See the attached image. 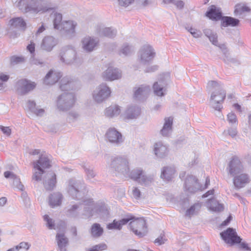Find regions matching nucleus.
<instances>
[{"label":"nucleus","mask_w":251,"mask_h":251,"mask_svg":"<svg viewBox=\"0 0 251 251\" xmlns=\"http://www.w3.org/2000/svg\"><path fill=\"white\" fill-rule=\"evenodd\" d=\"M18 7L24 13L34 14L44 13L52 9L48 0H20Z\"/></svg>","instance_id":"f257e3e1"},{"label":"nucleus","mask_w":251,"mask_h":251,"mask_svg":"<svg viewBox=\"0 0 251 251\" xmlns=\"http://www.w3.org/2000/svg\"><path fill=\"white\" fill-rule=\"evenodd\" d=\"M207 87L211 90L214 89L210 98V106L215 110L220 111L223 108L222 103L226 97V91L222 85L216 81H209Z\"/></svg>","instance_id":"f03ea898"},{"label":"nucleus","mask_w":251,"mask_h":251,"mask_svg":"<svg viewBox=\"0 0 251 251\" xmlns=\"http://www.w3.org/2000/svg\"><path fill=\"white\" fill-rule=\"evenodd\" d=\"M109 167L124 175H128L130 171L129 160L124 155L112 157Z\"/></svg>","instance_id":"7ed1b4c3"},{"label":"nucleus","mask_w":251,"mask_h":251,"mask_svg":"<svg viewBox=\"0 0 251 251\" xmlns=\"http://www.w3.org/2000/svg\"><path fill=\"white\" fill-rule=\"evenodd\" d=\"M51 166L49 156L46 154H42L38 160L33 162V167L37 171L34 173L32 178L38 181L41 180V175L45 172L44 169L49 168Z\"/></svg>","instance_id":"20e7f679"},{"label":"nucleus","mask_w":251,"mask_h":251,"mask_svg":"<svg viewBox=\"0 0 251 251\" xmlns=\"http://www.w3.org/2000/svg\"><path fill=\"white\" fill-rule=\"evenodd\" d=\"M59 56L60 61L67 65H77L80 63L76 51L72 46L64 47L61 50Z\"/></svg>","instance_id":"39448f33"},{"label":"nucleus","mask_w":251,"mask_h":251,"mask_svg":"<svg viewBox=\"0 0 251 251\" xmlns=\"http://www.w3.org/2000/svg\"><path fill=\"white\" fill-rule=\"evenodd\" d=\"M67 191L73 198L77 199L86 191L83 181L73 179L69 180Z\"/></svg>","instance_id":"423d86ee"},{"label":"nucleus","mask_w":251,"mask_h":251,"mask_svg":"<svg viewBox=\"0 0 251 251\" xmlns=\"http://www.w3.org/2000/svg\"><path fill=\"white\" fill-rule=\"evenodd\" d=\"M75 101V97L73 93H64L58 97L56 106L59 111H65L71 108Z\"/></svg>","instance_id":"0eeeda50"},{"label":"nucleus","mask_w":251,"mask_h":251,"mask_svg":"<svg viewBox=\"0 0 251 251\" xmlns=\"http://www.w3.org/2000/svg\"><path fill=\"white\" fill-rule=\"evenodd\" d=\"M110 88L105 83H102L94 90L93 99L97 103H101L107 100L110 96Z\"/></svg>","instance_id":"6e6552de"},{"label":"nucleus","mask_w":251,"mask_h":251,"mask_svg":"<svg viewBox=\"0 0 251 251\" xmlns=\"http://www.w3.org/2000/svg\"><path fill=\"white\" fill-rule=\"evenodd\" d=\"M155 52L150 45H146L142 47L138 53V59L142 64L150 63L154 58Z\"/></svg>","instance_id":"1a4fd4ad"},{"label":"nucleus","mask_w":251,"mask_h":251,"mask_svg":"<svg viewBox=\"0 0 251 251\" xmlns=\"http://www.w3.org/2000/svg\"><path fill=\"white\" fill-rule=\"evenodd\" d=\"M130 229L137 236L142 237L147 232L145 220L143 218L134 219L129 223Z\"/></svg>","instance_id":"9d476101"},{"label":"nucleus","mask_w":251,"mask_h":251,"mask_svg":"<svg viewBox=\"0 0 251 251\" xmlns=\"http://www.w3.org/2000/svg\"><path fill=\"white\" fill-rule=\"evenodd\" d=\"M35 86L36 84L34 82L26 79H21L16 82L15 88L19 95H24L32 90Z\"/></svg>","instance_id":"9b49d317"},{"label":"nucleus","mask_w":251,"mask_h":251,"mask_svg":"<svg viewBox=\"0 0 251 251\" xmlns=\"http://www.w3.org/2000/svg\"><path fill=\"white\" fill-rule=\"evenodd\" d=\"M220 235L227 244L232 245L241 242V238L237 235L235 230L232 228H227L226 231L221 232Z\"/></svg>","instance_id":"f8f14e48"},{"label":"nucleus","mask_w":251,"mask_h":251,"mask_svg":"<svg viewBox=\"0 0 251 251\" xmlns=\"http://www.w3.org/2000/svg\"><path fill=\"white\" fill-rule=\"evenodd\" d=\"M106 137L110 143L116 145L121 144L124 140L122 134L114 127L109 128L107 130Z\"/></svg>","instance_id":"ddd939ff"},{"label":"nucleus","mask_w":251,"mask_h":251,"mask_svg":"<svg viewBox=\"0 0 251 251\" xmlns=\"http://www.w3.org/2000/svg\"><path fill=\"white\" fill-rule=\"evenodd\" d=\"M185 190L190 193H194L199 190L201 191L202 186L200 185L195 176H189L185 180Z\"/></svg>","instance_id":"4468645a"},{"label":"nucleus","mask_w":251,"mask_h":251,"mask_svg":"<svg viewBox=\"0 0 251 251\" xmlns=\"http://www.w3.org/2000/svg\"><path fill=\"white\" fill-rule=\"evenodd\" d=\"M251 181L250 176L246 173H242L235 176L233 183L235 188L240 189L246 187Z\"/></svg>","instance_id":"2eb2a0df"},{"label":"nucleus","mask_w":251,"mask_h":251,"mask_svg":"<svg viewBox=\"0 0 251 251\" xmlns=\"http://www.w3.org/2000/svg\"><path fill=\"white\" fill-rule=\"evenodd\" d=\"M103 79L106 81H113L122 77V72L117 68L110 67L102 74Z\"/></svg>","instance_id":"dca6fc26"},{"label":"nucleus","mask_w":251,"mask_h":251,"mask_svg":"<svg viewBox=\"0 0 251 251\" xmlns=\"http://www.w3.org/2000/svg\"><path fill=\"white\" fill-rule=\"evenodd\" d=\"M58 41L54 37L47 36L45 37L41 43V49L47 52L51 51L57 44Z\"/></svg>","instance_id":"f3484780"},{"label":"nucleus","mask_w":251,"mask_h":251,"mask_svg":"<svg viewBox=\"0 0 251 251\" xmlns=\"http://www.w3.org/2000/svg\"><path fill=\"white\" fill-rule=\"evenodd\" d=\"M227 169L228 173L231 176H234L243 171V166L238 158L233 157L230 161Z\"/></svg>","instance_id":"a211bd4d"},{"label":"nucleus","mask_w":251,"mask_h":251,"mask_svg":"<svg viewBox=\"0 0 251 251\" xmlns=\"http://www.w3.org/2000/svg\"><path fill=\"white\" fill-rule=\"evenodd\" d=\"M76 23L72 21H65L61 23L59 30L64 32L68 37H72L75 32Z\"/></svg>","instance_id":"6ab92c4d"},{"label":"nucleus","mask_w":251,"mask_h":251,"mask_svg":"<svg viewBox=\"0 0 251 251\" xmlns=\"http://www.w3.org/2000/svg\"><path fill=\"white\" fill-rule=\"evenodd\" d=\"M168 148L162 142H158L154 145V152L155 155L160 158L166 156L168 153Z\"/></svg>","instance_id":"aec40b11"},{"label":"nucleus","mask_w":251,"mask_h":251,"mask_svg":"<svg viewBox=\"0 0 251 251\" xmlns=\"http://www.w3.org/2000/svg\"><path fill=\"white\" fill-rule=\"evenodd\" d=\"M44 185L47 190H52L56 183V176L55 174L51 172L47 174L43 178Z\"/></svg>","instance_id":"412c9836"},{"label":"nucleus","mask_w":251,"mask_h":251,"mask_svg":"<svg viewBox=\"0 0 251 251\" xmlns=\"http://www.w3.org/2000/svg\"><path fill=\"white\" fill-rule=\"evenodd\" d=\"M82 48L86 51H92L97 46L98 41L89 36L82 39L81 41Z\"/></svg>","instance_id":"4be33fe9"},{"label":"nucleus","mask_w":251,"mask_h":251,"mask_svg":"<svg viewBox=\"0 0 251 251\" xmlns=\"http://www.w3.org/2000/svg\"><path fill=\"white\" fill-rule=\"evenodd\" d=\"M96 32L100 36H105L109 38L114 37L117 33V31L115 29L111 27H104L102 25L97 26Z\"/></svg>","instance_id":"5701e85b"},{"label":"nucleus","mask_w":251,"mask_h":251,"mask_svg":"<svg viewBox=\"0 0 251 251\" xmlns=\"http://www.w3.org/2000/svg\"><path fill=\"white\" fill-rule=\"evenodd\" d=\"M61 75L60 72L50 70L46 75L44 82L47 85H52L55 83L61 77Z\"/></svg>","instance_id":"b1692460"},{"label":"nucleus","mask_w":251,"mask_h":251,"mask_svg":"<svg viewBox=\"0 0 251 251\" xmlns=\"http://www.w3.org/2000/svg\"><path fill=\"white\" fill-rule=\"evenodd\" d=\"M82 204L84 205V210L87 213L85 214L88 216H93L94 212H98L99 210V205L94 203L91 199L84 201Z\"/></svg>","instance_id":"393cba45"},{"label":"nucleus","mask_w":251,"mask_h":251,"mask_svg":"<svg viewBox=\"0 0 251 251\" xmlns=\"http://www.w3.org/2000/svg\"><path fill=\"white\" fill-rule=\"evenodd\" d=\"M133 219V217L130 215H127L126 217L119 220L113 221V223L107 226L108 229H121L123 225L126 224L128 222L131 221Z\"/></svg>","instance_id":"a878e982"},{"label":"nucleus","mask_w":251,"mask_h":251,"mask_svg":"<svg viewBox=\"0 0 251 251\" xmlns=\"http://www.w3.org/2000/svg\"><path fill=\"white\" fill-rule=\"evenodd\" d=\"M151 89L149 86L142 85L135 88L134 97L138 100H143L146 98L150 92Z\"/></svg>","instance_id":"bb28decb"},{"label":"nucleus","mask_w":251,"mask_h":251,"mask_svg":"<svg viewBox=\"0 0 251 251\" xmlns=\"http://www.w3.org/2000/svg\"><path fill=\"white\" fill-rule=\"evenodd\" d=\"M164 121L163 128L161 130V133L164 136H168L172 131L173 118L171 117H167L165 118Z\"/></svg>","instance_id":"cd10ccee"},{"label":"nucleus","mask_w":251,"mask_h":251,"mask_svg":"<svg viewBox=\"0 0 251 251\" xmlns=\"http://www.w3.org/2000/svg\"><path fill=\"white\" fill-rule=\"evenodd\" d=\"M176 171L173 167L166 166L161 171V177L165 180L169 181L175 176Z\"/></svg>","instance_id":"c85d7f7f"},{"label":"nucleus","mask_w":251,"mask_h":251,"mask_svg":"<svg viewBox=\"0 0 251 251\" xmlns=\"http://www.w3.org/2000/svg\"><path fill=\"white\" fill-rule=\"evenodd\" d=\"M4 176L6 178H11L13 180V185L19 190L23 191L24 190V186L18 178L13 173L10 171H6L4 173Z\"/></svg>","instance_id":"c756f323"},{"label":"nucleus","mask_w":251,"mask_h":251,"mask_svg":"<svg viewBox=\"0 0 251 251\" xmlns=\"http://www.w3.org/2000/svg\"><path fill=\"white\" fill-rule=\"evenodd\" d=\"M206 15L210 19L217 21L222 18V11L220 8L215 5H212L206 12Z\"/></svg>","instance_id":"7c9ffc66"},{"label":"nucleus","mask_w":251,"mask_h":251,"mask_svg":"<svg viewBox=\"0 0 251 251\" xmlns=\"http://www.w3.org/2000/svg\"><path fill=\"white\" fill-rule=\"evenodd\" d=\"M11 25L16 28L25 30L26 27V24L24 19L21 17H17L10 20Z\"/></svg>","instance_id":"2f4dec72"},{"label":"nucleus","mask_w":251,"mask_h":251,"mask_svg":"<svg viewBox=\"0 0 251 251\" xmlns=\"http://www.w3.org/2000/svg\"><path fill=\"white\" fill-rule=\"evenodd\" d=\"M121 113V109L118 105H111L104 110V115L109 118H113L118 116Z\"/></svg>","instance_id":"473e14b6"},{"label":"nucleus","mask_w":251,"mask_h":251,"mask_svg":"<svg viewBox=\"0 0 251 251\" xmlns=\"http://www.w3.org/2000/svg\"><path fill=\"white\" fill-rule=\"evenodd\" d=\"M141 110L138 106L129 107L126 111L125 117L128 119L136 118L140 114Z\"/></svg>","instance_id":"72a5a7b5"},{"label":"nucleus","mask_w":251,"mask_h":251,"mask_svg":"<svg viewBox=\"0 0 251 251\" xmlns=\"http://www.w3.org/2000/svg\"><path fill=\"white\" fill-rule=\"evenodd\" d=\"M62 200V195L61 193L57 192L51 194L49 198L50 205L52 207L59 206L61 204Z\"/></svg>","instance_id":"f704fd0d"},{"label":"nucleus","mask_w":251,"mask_h":251,"mask_svg":"<svg viewBox=\"0 0 251 251\" xmlns=\"http://www.w3.org/2000/svg\"><path fill=\"white\" fill-rule=\"evenodd\" d=\"M239 20L231 17L225 16L222 19L221 25L224 27L238 25Z\"/></svg>","instance_id":"c9c22d12"},{"label":"nucleus","mask_w":251,"mask_h":251,"mask_svg":"<svg viewBox=\"0 0 251 251\" xmlns=\"http://www.w3.org/2000/svg\"><path fill=\"white\" fill-rule=\"evenodd\" d=\"M146 174V173L141 168L134 169L129 173L128 176L130 178L133 180L137 182L140 181V180L142 178V176Z\"/></svg>","instance_id":"e433bc0d"},{"label":"nucleus","mask_w":251,"mask_h":251,"mask_svg":"<svg viewBox=\"0 0 251 251\" xmlns=\"http://www.w3.org/2000/svg\"><path fill=\"white\" fill-rule=\"evenodd\" d=\"M58 247L60 251H66V247L68 244V239L64 234L58 233L56 236Z\"/></svg>","instance_id":"4c0bfd02"},{"label":"nucleus","mask_w":251,"mask_h":251,"mask_svg":"<svg viewBox=\"0 0 251 251\" xmlns=\"http://www.w3.org/2000/svg\"><path fill=\"white\" fill-rule=\"evenodd\" d=\"M208 207L212 211L220 212L224 210V205L219 203L216 200L212 199L208 201L207 203Z\"/></svg>","instance_id":"58836bf2"},{"label":"nucleus","mask_w":251,"mask_h":251,"mask_svg":"<svg viewBox=\"0 0 251 251\" xmlns=\"http://www.w3.org/2000/svg\"><path fill=\"white\" fill-rule=\"evenodd\" d=\"M50 17L52 19L54 28L57 29H60L61 23H63L62 22V16L61 14L53 12Z\"/></svg>","instance_id":"ea45409f"},{"label":"nucleus","mask_w":251,"mask_h":251,"mask_svg":"<svg viewBox=\"0 0 251 251\" xmlns=\"http://www.w3.org/2000/svg\"><path fill=\"white\" fill-rule=\"evenodd\" d=\"M250 11V8L246 4L240 3L235 5L234 13L236 16H240L244 13L249 12Z\"/></svg>","instance_id":"a19ab883"},{"label":"nucleus","mask_w":251,"mask_h":251,"mask_svg":"<svg viewBox=\"0 0 251 251\" xmlns=\"http://www.w3.org/2000/svg\"><path fill=\"white\" fill-rule=\"evenodd\" d=\"M142 177L138 183L142 186H150L154 181V176L153 175H148L145 174Z\"/></svg>","instance_id":"79ce46f5"},{"label":"nucleus","mask_w":251,"mask_h":251,"mask_svg":"<svg viewBox=\"0 0 251 251\" xmlns=\"http://www.w3.org/2000/svg\"><path fill=\"white\" fill-rule=\"evenodd\" d=\"M134 51V47L127 43H125L119 50V54L125 56L130 55Z\"/></svg>","instance_id":"37998d69"},{"label":"nucleus","mask_w":251,"mask_h":251,"mask_svg":"<svg viewBox=\"0 0 251 251\" xmlns=\"http://www.w3.org/2000/svg\"><path fill=\"white\" fill-rule=\"evenodd\" d=\"M80 204H75L70 206L68 209V215L72 217H76L78 216L79 211L80 209Z\"/></svg>","instance_id":"c03bdc74"},{"label":"nucleus","mask_w":251,"mask_h":251,"mask_svg":"<svg viewBox=\"0 0 251 251\" xmlns=\"http://www.w3.org/2000/svg\"><path fill=\"white\" fill-rule=\"evenodd\" d=\"M201 208V204L200 203H195L188 209L186 212L185 215L191 217L192 216L196 214Z\"/></svg>","instance_id":"a18cd8bd"},{"label":"nucleus","mask_w":251,"mask_h":251,"mask_svg":"<svg viewBox=\"0 0 251 251\" xmlns=\"http://www.w3.org/2000/svg\"><path fill=\"white\" fill-rule=\"evenodd\" d=\"M103 229L100 224L96 223L92 225L91 227V233L94 237H99L102 235Z\"/></svg>","instance_id":"49530a36"},{"label":"nucleus","mask_w":251,"mask_h":251,"mask_svg":"<svg viewBox=\"0 0 251 251\" xmlns=\"http://www.w3.org/2000/svg\"><path fill=\"white\" fill-rule=\"evenodd\" d=\"M153 89L154 94L157 96L161 97L165 94V89L157 82L154 83Z\"/></svg>","instance_id":"de8ad7c7"},{"label":"nucleus","mask_w":251,"mask_h":251,"mask_svg":"<svg viewBox=\"0 0 251 251\" xmlns=\"http://www.w3.org/2000/svg\"><path fill=\"white\" fill-rule=\"evenodd\" d=\"M83 168L86 175V179L91 181L96 176V172L94 171L93 169L90 166L88 167L84 166Z\"/></svg>","instance_id":"09e8293b"},{"label":"nucleus","mask_w":251,"mask_h":251,"mask_svg":"<svg viewBox=\"0 0 251 251\" xmlns=\"http://www.w3.org/2000/svg\"><path fill=\"white\" fill-rule=\"evenodd\" d=\"M72 82L67 77L63 78L61 80L60 88L62 91L67 90L72 85Z\"/></svg>","instance_id":"8fccbe9b"},{"label":"nucleus","mask_w":251,"mask_h":251,"mask_svg":"<svg viewBox=\"0 0 251 251\" xmlns=\"http://www.w3.org/2000/svg\"><path fill=\"white\" fill-rule=\"evenodd\" d=\"M79 113L75 111H72L69 112L68 114L67 119L69 120V123L74 122L79 119Z\"/></svg>","instance_id":"3c124183"},{"label":"nucleus","mask_w":251,"mask_h":251,"mask_svg":"<svg viewBox=\"0 0 251 251\" xmlns=\"http://www.w3.org/2000/svg\"><path fill=\"white\" fill-rule=\"evenodd\" d=\"M44 220L46 223V226L49 229H52L55 228L54 221L53 219L50 218L49 216L48 215H44Z\"/></svg>","instance_id":"603ef678"},{"label":"nucleus","mask_w":251,"mask_h":251,"mask_svg":"<svg viewBox=\"0 0 251 251\" xmlns=\"http://www.w3.org/2000/svg\"><path fill=\"white\" fill-rule=\"evenodd\" d=\"M220 50H221V51H222V52L223 53V54H224L225 55V57H224V60L226 61H229L230 60V56H229V53L228 52V50H227V48H226V47L225 46V45H222L221 46H219Z\"/></svg>","instance_id":"864d4df0"},{"label":"nucleus","mask_w":251,"mask_h":251,"mask_svg":"<svg viewBox=\"0 0 251 251\" xmlns=\"http://www.w3.org/2000/svg\"><path fill=\"white\" fill-rule=\"evenodd\" d=\"M227 119L230 124H233L237 123L236 115L233 112H230L227 114Z\"/></svg>","instance_id":"5fc2aeb1"},{"label":"nucleus","mask_w":251,"mask_h":251,"mask_svg":"<svg viewBox=\"0 0 251 251\" xmlns=\"http://www.w3.org/2000/svg\"><path fill=\"white\" fill-rule=\"evenodd\" d=\"M24 61V58L22 56H12L10 58L11 64L15 65Z\"/></svg>","instance_id":"6e6d98bb"},{"label":"nucleus","mask_w":251,"mask_h":251,"mask_svg":"<svg viewBox=\"0 0 251 251\" xmlns=\"http://www.w3.org/2000/svg\"><path fill=\"white\" fill-rule=\"evenodd\" d=\"M237 133V129L236 128H230L227 130H224L223 134L225 135H229L232 138L235 137Z\"/></svg>","instance_id":"4d7b16f0"},{"label":"nucleus","mask_w":251,"mask_h":251,"mask_svg":"<svg viewBox=\"0 0 251 251\" xmlns=\"http://www.w3.org/2000/svg\"><path fill=\"white\" fill-rule=\"evenodd\" d=\"M188 31L190 32V33L195 38H199L201 36V33L200 31H198L197 29H194L192 27H190L189 29H188Z\"/></svg>","instance_id":"13d9d810"},{"label":"nucleus","mask_w":251,"mask_h":251,"mask_svg":"<svg viewBox=\"0 0 251 251\" xmlns=\"http://www.w3.org/2000/svg\"><path fill=\"white\" fill-rule=\"evenodd\" d=\"M107 246L105 244H99L94 246L89 251H101L105 250Z\"/></svg>","instance_id":"bf43d9fd"},{"label":"nucleus","mask_w":251,"mask_h":251,"mask_svg":"<svg viewBox=\"0 0 251 251\" xmlns=\"http://www.w3.org/2000/svg\"><path fill=\"white\" fill-rule=\"evenodd\" d=\"M118 1L121 6L127 7L133 3L134 0H118Z\"/></svg>","instance_id":"052dcab7"},{"label":"nucleus","mask_w":251,"mask_h":251,"mask_svg":"<svg viewBox=\"0 0 251 251\" xmlns=\"http://www.w3.org/2000/svg\"><path fill=\"white\" fill-rule=\"evenodd\" d=\"M18 250L20 251L21 249H25V251H27L29 248V245L27 242H21L19 245L16 246Z\"/></svg>","instance_id":"680f3d73"},{"label":"nucleus","mask_w":251,"mask_h":251,"mask_svg":"<svg viewBox=\"0 0 251 251\" xmlns=\"http://www.w3.org/2000/svg\"><path fill=\"white\" fill-rule=\"evenodd\" d=\"M0 129L6 135L9 136L11 134V130L9 127L0 126Z\"/></svg>","instance_id":"e2e57ef3"},{"label":"nucleus","mask_w":251,"mask_h":251,"mask_svg":"<svg viewBox=\"0 0 251 251\" xmlns=\"http://www.w3.org/2000/svg\"><path fill=\"white\" fill-rule=\"evenodd\" d=\"M132 195L134 198L139 199L141 196V192L140 190L137 188L133 187L132 188Z\"/></svg>","instance_id":"0e129e2a"},{"label":"nucleus","mask_w":251,"mask_h":251,"mask_svg":"<svg viewBox=\"0 0 251 251\" xmlns=\"http://www.w3.org/2000/svg\"><path fill=\"white\" fill-rule=\"evenodd\" d=\"M32 112L37 116H42L45 113V110L43 108L36 107Z\"/></svg>","instance_id":"69168bd1"},{"label":"nucleus","mask_w":251,"mask_h":251,"mask_svg":"<svg viewBox=\"0 0 251 251\" xmlns=\"http://www.w3.org/2000/svg\"><path fill=\"white\" fill-rule=\"evenodd\" d=\"M210 41L214 45L218 46V40H217V35L216 33H214L209 38Z\"/></svg>","instance_id":"338daca9"},{"label":"nucleus","mask_w":251,"mask_h":251,"mask_svg":"<svg viewBox=\"0 0 251 251\" xmlns=\"http://www.w3.org/2000/svg\"><path fill=\"white\" fill-rule=\"evenodd\" d=\"M165 239L163 236H160L157 238H156L154 243L157 244L158 245H161L165 243Z\"/></svg>","instance_id":"774afa93"}]
</instances>
